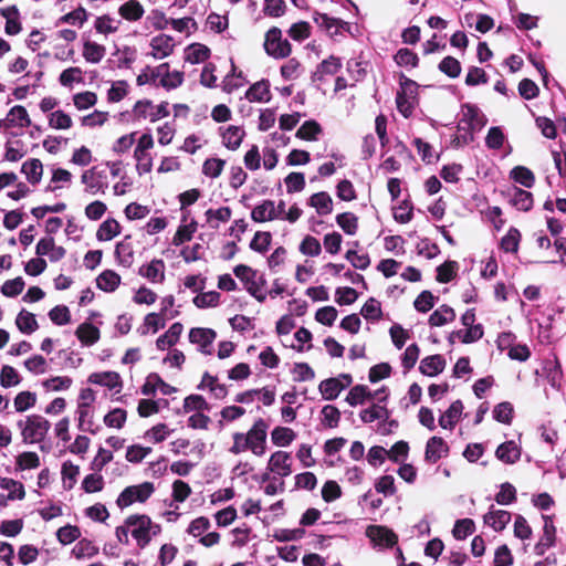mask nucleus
<instances>
[{"instance_id":"obj_13","label":"nucleus","mask_w":566,"mask_h":566,"mask_svg":"<svg viewBox=\"0 0 566 566\" xmlns=\"http://www.w3.org/2000/svg\"><path fill=\"white\" fill-rule=\"evenodd\" d=\"M313 20L321 29L325 30L329 36H335L343 30L349 28L347 22L337 18L329 17L326 13L315 12Z\"/></svg>"},{"instance_id":"obj_22","label":"nucleus","mask_w":566,"mask_h":566,"mask_svg":"<svg viewBox=\"0 0 566 566\" xmlns=\"http://www.w3.org/2000/svg\"><path fill=\"white\" fill-rule=\"evenodd\" d=\"M463 403L461 400L453 401L450 407L440 416L439 424L443 429L452 430L461 418Z\"/></svg>"},{"instance_id":"obj_35","label":"nucleus","mask_w":566,"mask_h":566,"mask_svg":"<svg viewBox=\"0 0 566 566\" xmlns=\"http://www.w3.org/2000/svg\"><path fill=\"white\" fill-rule=\"evenodd\" d=\"M144 7L138 0H128L118 9L120 17L128 21H138L144 15Z\"/></svg>"},{"instance_id":"obj_59","label":"nucleus","mask_w":566,"mask_h":566,"mask_svg":"<svg viewBox=\"0 0 566 566\" xmlns=\"http://www.w3.org/2000/svg\"><path fill=\"white\" fill-rule=\"evenodd\" d=\"M184 410L185 412H201L203 410H209V405L202 396L190 395L184 400Z\"/></svg>"},{"instance_id":"obj_53","label":"nucleus","mask_w":566,"mask_h":566,"mask_svg":"<svg viewBox=\"0 0 566 566\" xmlns=\"http://www.w3.org/2000/svg\"><path fill=\"white\" fill-rule=\"evenodd\" d=\"M475 531V524L471 518L458 520L453 526L452 535L455 539H465Z\"/></svg>"},{"instance_id":"obj_48","label":"nucleus","mask_w":566,"mask_h":566,"mask_svg":"<svg viewBox=\"0 0 566 566\" xmlns=\"http://www.w3.org/2000/svg\"><path fill=\"white\" fill-rule=\"evenodd\" d=\"M7 120L19 127H28L31 124L27 109L21 105H15L10 109Z\"/></svg>"},{"instance_id":"obj_60","label":"nucleus","mask_w":566,"mask_h":566,"mask_svg":"<svg viewBox=\"0 0 566 566\" xmlns=\"http://www.w3.org/2000/svg\"><path fill=\"white\" fill-rule=\"evenodd\" d=\"M134 158L136 160V170L138 175L148 174L153 169V157L149 151L134 150Z\"/></svg>"},{"instance_id":"obj_17","label":"nucleus","mask_w":566,"mask_h":566,"mask_svg":"<svg viewBox=\"0 0 566 566\" xmlns=\"http://www.w3.org/2000/svg\"><path fill=\"white\" fill-rule=\"evenodd\" d=\"M449 452V447L440 437H431L426 444L424 459L429 463L438 462Z\"/></svg>"},{"instance_id":"obj_56","label":"nucleus","mask_w":566,"mask_h":566,"mask_svg":"<svg viewBox=\"0 0 566 566\" xmlns=\"http://www.w3.org/2000/svg\"><path fill=\"white\" fill-rule=\"evenodd\" d=\"M226 161L220 158H208L205 160L202 165V174L209 178H218L223 168H224Z\"/></svg>"},{"instance_id":"obj_9","label":"nucleus","mask_w":566,"mask_h":566,"mask_svg":"<svg viewBox=\"0 0 566 566\" xmlns=\"http://www.w3.org/2000/svg\"><path fill=\"white\" fill-rule=\"evenodd\" d=\"M366 536L378 547H392L398 542L397 534L382 525H369L366 528Z\"/></svg>"},{"instance_id":"obj_3","label":"nucleus","mask_w":566,"mask_h":566,"mask_svg":"<svg viewBox=\"0 0 566 566\" xmlns=\"http://www.w3.org/2000/svg\"><path fill=\"white\" fill-rule=\"evenodd\" d=\"M128 526H130V535L140 548H145L151 538L160 532V526L154 524L150 517L145 514L128 516Z\"/></svg>"},{"instance_id":"obj_42","label":"nucleus","mask_w":566,"mask_h":566,"mask_svg":"<svg viewBox=\"0 0 566 566\" xmlns=\"http://www.w3.org/2000/svg\"><path fill=\"white\" fill-rule=\"evenodd\" d=\"M119 283L120 276L112 270L102 272L96 279L97 287L105 292H114Z\"/></svg>"},{"instance_id":"obj_24","label":"nucleus","mask_w":566,"mask_h":566,"mask_svg":"<svg viewBox=\"0 0 566 566\" xmlns=\"http://www.w3.org/2000/svg\"><path fill=\"white\" fill-rule=\"evenodd\" d=\"M342 67L340 60L335 56H329L326 60H323L316 71L312 74L313 82H323L325 75H334Z\"/></svg>"},{"instance_id":"obj_46","label":"nucleus","mask_w":566,"mask_h":566,"mask_svg":"<svg viewBox=\"0 0 566 566\" xmlns=\"http://www.w3.org/2000/svg\"><path fill=\"white\" fill-rule=\"evenodd\" d=\"M295 439V432L287 427H275L271 432V440L277 447H289Z\"/></svg>"},{"instance_id":"obj_63","label":"nucleus","mask_w":566,"mask_h":566,"mask_svg":"<svg viewBox=\"0 0 566 566\" xmlns=\"http://www.w3.org/2000/svg\"><path fill=\"white\" fill-rule=\"evenodd\" d=\"M439 70L448 75L451 78H455L461 73V64L460 62L453 57V56H446L440 63H439Z\"/></svg>"},{"instance_id":"obj_55","label":"nucleus","mask_w":566,"mask_h":566,"mask_svg":"<svg viewBox=\"0 0 566 566\" xmlns=\"http://www.w3.org/2000/svg\"><path fill=\"white\" fill-rule=\"evenodd\" d=\"M322 132L319 124L315 120H306L297 129L296 137L305 140H315L317 135Z\"/></svg>"},{"instance_id":"obj_61","label":"nucleus","mask_w":566,"mask_h":566,"mask_svg":"<svg viewBox=\"0 0 566 566\" xmlns=\"http://www.w3.org/2000/svg\"><path fill=\"white\" fill-rule=\"evenodd\" d=\"M165 327V322L160 318L157 313H149L144 318V324L140 326L139 332L142 335H146L149 331L157 333L160 328Z\"/></svg>"},{"instance_id":"obj_11","label":"nucleus","mask_w":566,"mask_h":566,"mask_svg":"<svg viewBox=\"0 0 566 566\" xmlns=\"http://www.w3.org/2000/svg\"><path fill=\"white\" fill-rule=\"evenodd\" d=\"M266 469L281 479L289 476L292 473L291 454L285 451L273 452L269 459Z\"/></svg>"},{"instance_id":"obj_47","label":"nucleus","mask_w":566,"mask_h":566,"mask_svg":"<svg viewBox=\"0 0 566 566\" xmlns=\"http://www.w3.org/2000/svg\"><path fill=\"white\" fill-rule=\"evenodd\" d=\"M161 74L159 85L166 90H174L179 87L184 82V74L179 71H169V64L166 63V70Z\"/></svg>"},{"instance_id":"obj_28","label":"nucleus","mask_w":566,"mask_h":566,"mask_svg":"<svg viewBox=\"0 0 566 566\" xmlns=\"http://www.w3.org/2000/svg\"><path fill=\"white\" fill-rule=\"evenodd\" d=\"M495 455L502 462L513 464L520 460L521 450L514 441H506L497 447Z\"/></svg>"},{"instance_id":"obj_51","label":"nucleus","mask_w":566,"mask_h":566,"mask_svg":"<svg viewBox=\"0 0 566 566\" xmlns=\"http://www.w3.org/2000/svg\"><path fill=\"white\" fill-rule=\"evenodd\" d=\"M340 420V411L333 405H326L321 411V422L327 428H336Z\"/></svg>"},{"instance_id":"obj_37","label":"nucleus","mask_w":566,"mask_h":566,"mask_svg":"<svg viewBox=\"0 0 566 566\" xmlns=\"http://www.w3.org/2000/svg\"><path fill=\"white\" fill-rule=\"evenodd\" d=\"M106 49L104 45L93 41H85L83 44V57L86 62L97 64L105 56Z\"/></svg>"},{"instance_id":"obj_27","label":"nucleus","mask_w":566,"mask_h":566,"mask_svg":"<svg viewBox=\"0 0 566 566\" xmlns=\"http://www.w3.org/2000/svg\"><path fill=\"white\" fill-rule=\"evenodd\" d=\"M446 367V360L441 355H432L424 357L420 361L419 370L429 377H434L442 373Z\"/></svg>"},{"instance_id":"obj_4","label":"nucleus","mask_w":566,"mask_h":566,"mask_svg":"<svg viewBox=\"0 0 566 566\" xmlns=\"http://www.w3.org/2000/svg\"><path fill=\"white\" fill-rule=\"evenodd\" d=\"M155 492L153 482H143L125 488L117 496L116 504L123 510L135 503H145Z\"/></svg>"},{"instance_id":"obj_45","label":"nucleus","mask_w":566,"mask_h":566,"mask_svg":"<svg viewBox=\"0 0 566 566\" xmlns=\"http://www.w3.org/2000/svg\"><path fill=\"white\" fill-rule=\"evenodd\" d=\"M511 178L525 188H532L535 184L533 171L524 166H516L510 172Z\"/></svg>"},{"instance_id":"obj_41","label":"nucleus","mask_w":566,"mask_h":566,"mask_svg":"<svg viewBox=\"0 0 566 566\" xmlns=\"http://www.w3.org/2000/svg\"><path fill=\"white\" fill-rule=\"evenodd\" d=\"M266 281L263 275H254L250 281L244 284V289L252 295L256 301L264 302L266 298L265 292Z\"/></svg>"},{"instance_id":"obj_5","label":"nucleus","mask_w":566,"mask_h":566,"mask_svg":"<svg viewBox=\"0 0 566 566\" xmlns=\"http://www.w3.org/2000/svg\"><path fill=\"white\" fill-rule=\"evenodd\" d=\"M265 52L274 59H284L291 54V44L287 39L282 36V31L273 27L265 33Z\"/></svg>"},{"instance_id":"obj_26","label":"nucleus","mask_w":566,"mask_h":566,"mask_svg":"<svg viewBox=\"0 0 566 566\" xmlns=\"http://www.w3.org/2000/svg\"><path fill=\"white\" fill-rule=\"evenodd\" d=\"M88 382L116 389L122 387L120 377L116 371L93 373L88 376Z\"/></svg>"},{"instance_id":"obj_21","label":"nucleus","mask_w":566,"mask_h":566,"mask_svg":"<svg viewBox=\"0 0 566 566\" xmlns=\"http://www.w3.org/2000/svg\"><path fill=\"white\" fill-rule=\"evenodd\" d=\"M138 273L151 283H161L165 280V263L160 259H154L142 265Z\"/></svg>"},{"instance_id":"obj_20","label":"nucleus","mask_w":566,"mask_h":566,"mask_svg":"<svg viewBox=\"0 0 566 566\" xmlns=\"http://www.w3.org/2000/svg\"><path fill=\"white\" fill-rule=\"evenodd\" d=\"M509 202L520 211H528L533 207V195L530 191L514 187L507 191Z\"/></svg>"},{"instance_id":"obj_1","label":"nucleus","mask_w":566,"mask_h":566,"mask_svg":"<svg viewBox=\"0 0 566 566\" xmlns=\"http://www.w3.org/2000/svg\"><path fill=\"white\" fill-rule=\"evenodd\" d=\"M486 117L476 106L471 104L463 105L458 122V129L463 130V134H455L451 139V145L454 148H461L472 143L474 132L481 130L486 125Z\"/></svg>"},{"instance_id":"obj_25","label":"nucleus","mask_w":566,"mask_h":566,"mask_svg":"<svg viewBox=\"0 0 566 566\" xmlns=\"http://www.w3.org/2000/svg\"><path fill=\"white\" fill-rule=\"evenodd\" d=\"M75 335L83 346L90 347L98 342L101 332L93 324L84 322L76 328Z\"/></svg>"},{"instance_id":"obj_14","label":"nucleus","mask_w":566,"mask_h":566,"mask_svg":"<svg viewBox=\"0 0 566 566\" xmlns=\"http://www.w3.org/2000/svg\"><path fill=\"white\" fill-rule=\"evenodd\" d=\"M150 55L156 60L169 56L174 52L175 42L168 34H158L150 40Z\"/></svg>"},{"instance_id":"obj_62","label":"nucleus","mask_w":566,"mask_h":566,"mask_svg":"<svg viewBox=\"0 0 566 566\" xmlns=\"http://www.w3.org/2000/svg\"><path fill=\"white\" fill-rule=\"evenodd\" d=\"M40 467V458L35 452H22L17 458V468L21 471Z\"/></svg>"},{"instance_id":"obj_18","label":"nucleus","mask_w":566,"mask_h":566,"mask_svg":"<svg viewBox=\"0 0 566 566\" xmlns=\"http://www.w3.org/2000/svg\"><path fill=\"white\" fill-rule=\"evenodd\" d=\"M543 535L538 543L535 545V552L537 555H543L549 547L555 544L556 528L554 526L553 518L548 515H543Z\"/></svg>"},{"instance_id":"obj_33","label":"nucleus","mask_w":566,"mask_h":566,"mask_svg":"<svg viewBox=\"0 0 566 566\" xmlns=\"http://www.w3.org/2000/svg\"><path fill=\"white\" fill-rule=\"evenodd\" d=\"M308 205L315 208L316 212L321 216L329 214L333 211L332 198L325 191L312 195Z\"/></svg>"},{"instance_id":"obj_38","label":"nucleus","mask_w":566,"mask_h":566,"mask_svg":"<svg viewBox=\"0 0 566 566\" xmlns=\"http://www.w3.org/2000/svg\"><path fill=\"white\" fill-rule=\"evenodd\" d=\"M370 398L371 390L367 386L356 385L348 391L345 400L349 406L355 407L370 401Z\"/></svg>"},{"instance_id":"obj_44","label":"nucleus","mask_w":566,"mask_h":566,"mask_svg":"<svg viewBox=\"0 0 566 566\" xmlns=\"http://www.w3.org/2000/svg\"><path fill=\"white\" fill-rule=\"evenodd\" d=\"M455 318L453 308L448 305H442L437 308L429 317V324L431 326H443Z\"/></svg>"},{"instance_id":"obj_54","label":"nucleus","mask_w":566,"mask_h":566,"mask_svg":"<svg viewBox=\"0 0 566 566\" xmlns=\"http://www.w3.org/2000/svg\"><path fill=\"white\" fill-rule=\"evenodd\" d=\"M0 488L9 492V499L11 500H22L25 496L23 484L13 479H2L0 481Z\"/></svg>"},{"instance_id":"obj_40","label":"nucleus","mask_w":566,"mask_h":566,"mask_svg":"<svg viewBox=\"0 0 566 566\" xmlns=\"http://www.w3.org/2000/svg\"><path fill=\"white\" fill-rule=\"evenodd\" d=\"M269 87L268 81L256 82L245 92V97L250 102H268L270 99Z\"/></svg>"},{"instance_id":"obj_8","label":"nucleus","mask_w":566,"mask_h":566,"mask_svg":"<svg viewBox=\"0 0 566 566\" xmlns=\"http://www.w3.org/2000/svg\"><path fill=\"white\" fill-rule=\"evenodd\" d=\"M134 117L137 119H149L155 123L169 115L168 103L163 102L159 105H154L151 101H138L133 109Z\"/></svg>"},{"instance_id":"obj_10","label":"nucleus","mask_w":566,"mask_h":566,"mask_svg":"<svg viewBox=\"0 0 566 566\" xmlns=\"http://www.w3.org/2000/svg\"><path fill=\"white\" fill-rule=\"evenodd\" d=\"M217 333L211 328L193 327L189 332V342L198 346V350L205 355H211L212 343Z\"/></svg>"},{"instance_id":"obj_34","label":"nucleus","mask_w":566,"mask_h":566,"mask_svg":"<svg viewBox=\"0 0 566 566\" xmlns=\"http://www.w3.org/2000/svg\"><path fill=\"white\" fill-rule=\"evenodd\" d=\"M245 133L239 126H229L222 133V144L230 150H235L240 147Z\"/></svg>"},{"instance_id":"obj_64","label":"nucleus","mask_w":566,"mask_h":566,"mask_svg":"<svg viewBox=\"0 0 566 566\" xmlns=\"http://www.w3.org/2000/svg\"><path fill=\"white\" fill-rule=\"evenodd\" d=\"M300 252L307 256H318L322 252V247L316 238L306 235L300 244Z\"/></svg>"},{"instance_id":"obj_7","label":"nucleus","mask_w":566,"mask_h":566,"mask_svg":"<svg viewBox=\"0 0 566 566\" xmlns=\"http://www.w3.org/2000/svg\"><path fill=\"white\" fill-rule=\"evenodd\" d=\"M418 85L411 80H406L397 92L396 104L399 113L408 118L411 116L417 103Z\"/></svg>"},{"instance_id":"obj_58","label":"nucleus","mask_w":566,"mask_h":566,"mask_svg":"<svg viewBox=\"0 0 566 566\" xmlns=\"http://www.w3.org/2000/svg\"><path fill=\"white\" fill-rule=\"evenodd\" d=\"M505 140V135L501 127L493 126L489 129L485 137V145L489 149H500Z\"/></svg>"},{"instance_id":"obj_2","label":"nucleus","mask_w":566,"mask_h":566,"mask_svg":"<svg viewBox=\"0 0 566 566\" xmlns=\"http://www.w3.org/2000/svg\"><path fill=\"white\" fill-rule=\"evenodd\" d=\"M21 431L22 441L27 444H35L44 441L51 423L40 415H30L17 422Z\"/></svg>"},{"instance_id":"obj_16","label":"nucleus","mask_w":566,"mask_h":566,"mask_svg":"<svg viewBox=\"0 0 566 566\" xmlns=\"http://www.w3.org/2000/svg\"><path fill=\"white\" fill-rule=\"evenodd\" d=\"M159 390L164 396H169L176 392V388L165 382L158 374H150L147 376L142 394L145 396H153Z\"/></svg>"},{"instance_id":"obj_30","label":"nucleus","mask_w":566,"mask_h":566,"mask_svg":"<svg viewBox=\"0 0 566 566\" xmlns=\"http://www.w3.org/2000/svg\"><path fill=\"white\" fill-rule=\"evenodd\" d=\"M359 417L364 423H371L376 420H387L389 411L385 405L373 403L370 407L363 409Z\"/></svg>"},{"instance_id":"obj_49","label":"nucleus","mask_w":566,"mask_h":566,"mask_svg":"<svg viewBox=\"0 0 566 566\" xmlns=\"http://www.w3.org/2000/svg\"><path fill=\"white\" fill-rule=\"evenodd\" d=\"M62 481L65 490H71L76 483L77 475L80 474V468L73 464L71 461H65L62 464Z\"/></svg>"},{"instance_id":"obj_57","label":"nucleus","mask_w":566,"mask_h":566,"mask_svg":"<svg viewBox=\"0 0 566 566\" xmlns=\"http://www.w3.org/2000/svg\"><path fill=\"white\" fill-rule=\"evenodd\" d=\"M77 415H78V429L81 431L96 433V430L93 428V415L90 408L85 406H77Z\"/></svg>"},{"instance_id":"obj_36","label":"nucleus","mask_w":566,"mask_h":566,"mask_svg":"<svg viewBox=\"0 0 566 566\" xmlns=\"http://www.w3.org/2000/svg\"><path fill=\"white\" fill-rule=\"evenodd\" d=\"M318 390L326 400L336 399L344 390L340 378H328L318 385Z\"/></svg>"},{"instance_id":"obj_39","label":"nucleus","mask_w":566,"mask_h":566,"mask_svg":"<svg viewBox=\"0 0 566 566\" xmlns=\"http://www.w3.org/2000/svg\"><path fill=\"white\" fill-rule=\"evenodd\" d=\"M119 233L120 224L115 219L108 218L98 227L96 238L98 241H109Z\"/></svg>"},{"instance_id":"obj_43","label":"nucleus","mask_w":566,"mask_h":566,"mask_svg":"<svg viewBox=\"0 0 566 566\" xmlns=\"http://www.w3.org/2000/svg\"><path fill=\"white\" fill-rule=\"evenodd\" d=\"M15 325L23 334H32L39 328L34 314L22 310L15 318Z\"/></svg>"},{"instance_id":"obj_50","label":"nucleus","mask_w":566,"mask_h":566,"mask_svg":"<svg viewBox=\"0 0 566 566\" xmlns=\"http://www.w3.org/2000/svg\"><path fill=\"white\" fill-rule=\"evenodd\" d=\"M35 403L36 395L32 391H21L13 400V406L17 412H24L34 407Z\"/></svg>"},{"instance_id":"obj_6","label":"nucleus","mask_w":566,"mask_h":566,"mask_svg":"<svg viewBox=\"0 0 566 566\" xmlns=\"http://www.w3.org/2000/svg\"><path fill=\"white\" fill-rule=\"evenodd\" d=\"M268 423L264 419L259 418L254 421L250 430L244 433L249 450L256 457L264 455L266 451Z\"/></svg>"},{"instance_id":"obj_31","label":"nucleus","mask_w":566,"mask_h":566,"mask_svg":"<svg viewBox=\"0 0 566 566\" xmlns=\"http://www.w3.org/2000/svg\"><path fill=\"white\" fill-rule=\"evenodd\" d=\"M21 172L25 175L27 180L36 185L41 181L43 175V165L36 158L29 159L22 164Z\"/></svg>"},{"instance_id":"obj_52","label":"nucleus","mask_w":566,"mask_h":566,"mask_svg":"<svg viewBox=\"0 0 566 566\" xmlns=\"http://www.w3.org/2000/svg\"><path fill=\"white\" fill-rule=\"evenodd\" d=\"M337 224L342 228V230L349 235L356 233L358 228V219L352 212H343L336 217Z\"/></svg>"},{"instance_id":"obj_12","label":"nucleus","mask_w":566,"mask_h":566,"mask_svg":"<svg viewBox=\"0 0 566 566\" xmlns=\"http://www.w3.org/2000/svg\"><path fill=\"white\" fill-rule=\"evenodd\" d=\"M81 179L86 185V190L92 195L104 192L107 188L105 170H98L96 167L85 170Z\"/></svg>"},{"instance_id":"obj_19","label":"nucleus","mask_w":566,"mask_h":566,"mask_svg":"<svg viewBox=\"0 0 566 566\" xmlns=\"http://www.w3.org/2000/svg\"><path fill=\"white\" fill-rule=\"evenodd\" d=\"M511 513L505 510H496L492 505L489 512L483 516L484 524L492 527L495 532L503 531L511 521Z\"/></svg>"},{"instance_id":"obj_15","label":"nucleus","mask_w":566,"mask_h":566,"mask_svg":"<svg viewBox=\"0 0 566 566\" xmlns=\"http://www.w3.org/2000/svg\"><path fill=\"white\" fill-rule=\"evenodd\" d=\"M35 253L39 256L48 255L51 262H57L64 258L66 251L63 247L55 245L52 237H45L36 243Z\"/></svg>"},{"instance_id":"obj_32","label":"nucleus","mask_w":566,"mask_h":566,"mask_svg":"<svg viewBox=\"0 0 566 566\" xmlns=\"http://www.w3.org/2000/svg\"><path fill=\"white\" fill-rule=\"evenodd\" d=\"M166 70V63H163L156 67L146 66L136 78V83L138 86H143L146 84H155L159 85L157 83V80H161V74Z\"/></svg>"},{"instance_id":"obj_29","label":"nucleus","mask_w":566,"mask_h":566,"mask_svg":"<svg viewBox=\"0 0 566 566\" xmlns=\"http://www.w3.org/2000/svg\"><path fill=\"white\" fill-rule=\"evenodd\" d=\"M182 331L184 326L181 323H174L165 334L157 338V348L159 350H165L166 348L174 346L178 342Z\"/></svg>"},{"instance_id":"obj_23","label":"nucleus","mask_w":566,"mask_h":566,"mask_svg":"<svg viewBox=\"0 0 566 566\" xmlns=\"http://www.w3.org/2000/svg\"><path fill=\"white\" fill-rule=\"evenodd\" d=\"M251 218L255 222H265L279 218L276 212L275 203L272 200H264L260 205L253 208Z\"/></svg>"}]
</instances>
